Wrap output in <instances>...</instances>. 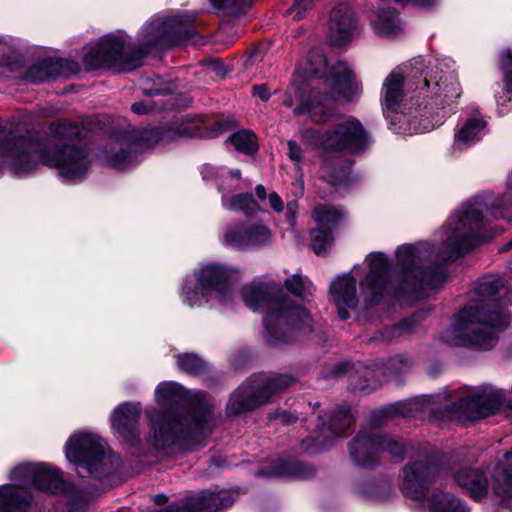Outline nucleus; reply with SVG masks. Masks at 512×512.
Segmentation results:
<instances>
[{"label": "nucleus", "instance_id": "nucleus-1", "mask_svg": "<svg viewBox=\"0 0 512 512\" xmlns=\"http://www.w3.org/2000/svg\"><path fill=\"white\" fill-rule=\"evenodd\" d=\"M498 219L512 220V171L503 194L485 191L450 215L436 234L437 246L428 242L401 245L395 252V266L382 252L367 255L368 271L360 281L359 296L351 273L337 276L329 291L339 318L348 319L349 309L357 306L359 298L373 305L385 296L419 294L427 288H438L446 277L441 263L454 260L491 239L494 234L488 226Z\"/></svg>", "mask_w": 512, "mask_h": 512}, {"label": "nucleus", "instance_id": "nucleus-2", "mask_svg": "<svg viewBox=\"0 0 512 512\" xmlns=\"http://www.w3.org/2000/svg\"><path fill=\"white\" fill-rule=\"evenodd\" d=\"M453 61L435 66L422 56L393 69L381 88V105L390 129L414 135L439 127L455 110L462 89Z\"/></svg>", "mask_w": 512, "mask_h": 512}, {"label": "nucleus", "instance_id": "nucleus-3", "mask_svg": "<svg viewBox=\"0 0 512 512\" xmlns=\"http://www.w3.org/2000/svg\"><path fill=\"white\" fill-rule=\"evenodd\" d=\"M77 125L60 124L49 138L39 141L31 136L0 137V171L7 167L22 176L40 165L55 168L64 181L75 183L86 178L92 156L80 139Z\"/></svg>", "mask_w": 512, "mask_h": 512}, {"label": "nucleus", "instance_id": "nucleus-4", "mask_svg": "<svg viewBox=\"0 0 512 512\" xmlns=\"http://www.w3.org/2000/svg\"><path fill=\"white\" fill-rule=\"evenodd\" d=\"M161 410L148 409V440L156 449L166 451L175 446L190 449L201 444L215 426L212 404L199 391H187L182 385L165 381L155 390Z\"/></svg>", "mask_w": 512, "mask_h": 512}, {"label": "nucleus", "instance_id": "nucleus-5", "mask_svg": "<svg viewBox=\"0 0 512 512\" xmlns=\"http://www.w3.org/2000/svg\"><path fill=\"white\" fill-rule=\"evenodd\" d=\"M194 16L173 12L157 14L146 21L137 33L136 43L123 30L106 34L90 43L83 57L87 69L134 70L154 49L172 46L193 33Z\"/></svg>", "mask_w": 512, "mask_h": 512}, {"label": "nucleus", "instance_id": "nucleus-6", "mask_svg": "<svg viewBox=\"0 0 512 512\" xmlns=\"http://www.w3.org/2000/svg\"><path fill=\"white\" fill-rule=\"evenodd\" d=\"M509 294L503 278H482L468 303L453 316L451 327L440 333V340L450 346L491 349L497 340L495 332L510 324V313L504 308Z\"/></svg>", "mask_w": 512, "mask_h": 512}, {"label": "nucleus", "instance_id": "nucleus-7", "mask_svg": "<svg viewBox=\"0 0 512 512\" xmlns=\"http://www.w3.org/2000/svg\"><path fill=\"white\" fill-rule=\"evenodd\" d=\"M245 305L253 311H266L265 341L271 346L293 342L313 331L309 312L284 294L280 283L253 280L241 289Z\"/></svg>", "mask_w": 512, "mask_h": 512}, {"label": "nucleus", "instance_id": "nucleus-8", "mask_svg": "<svg viewBox=\"0 0 512 512\" xmlns=\"http://www.w3.org/2000/svg\"><path fill=\"white\" fill-rule=\"evenodd\" d=\"M296 73L303 77L326 76L330 90L325 93L313 90L306 103V110L314 121L323 123L334 114L335 101L352 102L361 94V84L357 81L351 67L343 61H337L329 68L328 60L321 49L311 50L305 62L298 63Z\"/></svg>", "mask_w": 512, "mask_h": 512}, {"label": "nucleus", "instance_id": "nucleus-9", "mask_svg": "<svg viewBox=\"0 0 512 512\" xmlns=\"http://www.w3.org/2000/svg\"><path fill=\"white\" fill-rule=\"evenodd\" d=\"M12 484L0 486V512H26L33 501L27 487L58 495L69 488L61 471L48 463H21L9 472Z\"/></svg>", "mask_w": 512, "mask_h": 512}, {"label": "nucleus", "instance_id": "nucleus-10", "mask_svg": "<svg viewBox=\"0 0 512 512\" xmlns=\"http://www.w3.org/2000/svg\"><path fill=\"white\" fill-rule=\"evenodd\" d=\"M241 277L242 271L236 266L219 262L201 264L184 278L180 298L189 307H200L213 300L226 306L232 302Z\"/></svg>", "mask_w": 512, "mask_h": 512}, {"label": "nucleus", "instance_id": "nucleus-11", "mask_svg": "<svg viewBox=\"0 0 512 512\" xmlns=\"http://www.w3.org/2000/svg\"><path fill=\"white\" fill-rule=\"evenodd\" d=\"M179 136L180 133L166 127L133 130L112 139L99 154V159L107 166L125 170L136 165L147 149L167 145Z\"/></svg>", "mask_w": 512, "mask_h": 512}, {"label": "nucleus", "instance_id": "nucleus-12", "mask_svg": "<svg viewBox=\"0 0 512 512\" xmlns=\"http://www.w3.org/2000/svg\"><path fill=\"white\" fill-rule=\"evenodd\" d=\"M65 455L79 469L78 474L102 477L110 472L109 464L114 456L107 453L105 443L97 434L78 431L65 444Z\"/></svg>", "mask_w": 512, "mask_h": 512}, {"label": "nucleus", "instance_id": "nucleus-13", "mask_svg": "<svg viewBox=\"0 0 512 512\" xmlns=\"http://www.w3.org/2000/svg\"><path fill=\"white\" fill-rule=\"evenodd\" d=\"M294 382L295 378L290 374L251 377L231 394L227 403V414L238 415L252 410Z\"/></svg>", "mask_w": 512, "mask_h": 512}, {"label": "nucleus", "instance_id": "nucleus-14", "mask_svg": "<svg viewBox=\"0 0 512 512\" xmlns=\"http://www.w3.org/2000/svg\"><path fill=\"white\" fill-rule=\"evenodd\" d=\"M310 140L314 147L324 154L359 153L370 144L368 133L354 117L345 118L324 132H310Z\"/></svg>", "mask_w": 512, "mask_h": 512}, {"label": "nucleus", "instance_id": "nucleus-15", "mask_svg": "<svg viewBox=\"0 0 512 512\" xmlns=\"http://www.w3.org/2000/svg\"><path fill=\"white\" fill-rule=\"evenodd\" d=\"M411 366L412 362L407 356L397 355L385 363H375L371 366L343 363L335 367L334 374L336 376L348 374L350 385L354 390L368 393L381 387L392 376L408 371Z\"/></svg>", "mask_w": 512, "mask_h": 512}, {"label": "nucleus", "instance_id": "nucleus-16", "mask_svg": "<svg viewBox=\"0 0 512 512\" xmlns=\"http://www.w3.org/2000/svg\"><path fill=\"white\" fill-rule=\"evenodd\" d=\"M349 453L356 465L360 467L375 466L383 453L397 461L404 458V444L392 437L384 436L375 427L362 428L349 446Z\"/></svg>", "mask_w": 512, "mask_h": 512}, {"label": "nucleus", "instance_id": "nucleus-17", "mask_svg": "<svg viewBox=\"0 0 512 512\" xmlns=\"http://www.w3.org/2000/svg\"><path fill=\"white\" fill-rule=\"evenodd\" d=\"M506 403L503 389L483 385L452 404V412L460 419L479 420L499 412Z\"/></svg>", "mask_w": 512, "mask_h": 512}, {"label": "nucleus", "instance_id": "nucleus-18", "mask_svg": "<svg viewBox=\"0 0 512 512\" xmlns=\"http://www.w3.org/2000/svg\"><path fill=\"white\" fill-rule=\"evenodd\" d=\"M444 457L438 455L408 462L402 472L401 491L414 500L426 498L429 485L443 469Z\"/></svg>", "mask_w": 512, "mask_h": 512}, {"label": "nucleus", "instance_id": "nucleus-19", "mask_svg": "<svg viewBox=\"0 0 512 512\" xmlns=\"http://www.w3.org/2000/svg\"><path fill=\"white\" fill-rule=\"evenodd\" d=\"M221 241L225 246L238 251L258 249L272 244L273 232L262 222H236L226 227Z\"/></svg>", "mask_w": 512, "mask_h": 512}, {"label": "nucleus", "instance_id": "nucleus-20", "mask_svg": "<svg viewBox=\"0 0 512 512\" xmlns=\"http://www.w3.org/2000/svg\"><path fill=\"white\" fill-rule=\"evenodd\" d=\"M313 218L317 228L311 231L312 248L316 254H323L332 245V229L341 221L343 213L339 208L318 205L314 208Z\"/></svg>", "mask_w": 512, "mask_h": 512}, {"label": "nucleus", "instance_id": "nucleus-21", "mask_svg": "<svg viewBox=\"0 0 512 512\" xmlns=\"http://www.w3.org/2000/svg\"><path fill=\"white\" fill-rule=\"evenodd\" d=\"M354 423V416L348 406H339L328 416L316 438L315 451L329 448L334 439L346 435Z\"/></svg>", "mask_w": 512, "mask_h": 512}, {"label": "nucleus", "instance_id": "nucleus-22", "mask_svg": "<svg viewBox=\"0 0 512 512\" xmlns=\"http://www.w3.org/2000/svg\"><path fill=\"white\" fill-rule=\"evenodd\" d=\"M487 121L475 111L459 122L455 129L451 150L461 153L479 142L486 133Z\"/></svg>", "mask_w": 512, "mask_h": 512}, {"label": "nucleus", "instance_id": "nucleus-23", "mask_svg": "<svg viewBox=\"0 0 512 512\" xmlns=\"http://www.w3.org/2000/svg\"><path fill=\"white\" fill-rule=\"evenodd\" d=\"M357 31L354 11L347 4L333 8L329 20V38L333 45L342 47L352 40Z\"/></svg>", "mask_w": 512, "mask_h": 512}, {"label": "nucleus", "instance_id": "nucleus-24", "mask_svg": "<svg viewBox=\"0 0 512 512\" xmlns=\"http://www.w3.org/2000/svg\"><path fill=\"white\" fill-rule=\"evenodd\" d=\"M141 406L139 403H122L111 416V425L126 441L136 444L140 440L138 428Z\"/></svg>", "mask_w": 512, "mask_h": 512}, {"label": "nucleus", "instance_id": "nucleus-25", "mask_svg": "<svg viewBox=\"0 0 512 512\" xmlns=\"http://www.w3.org/2000/svg\"><path fill=\"white\" fill-rule=\"evenodd\" d=\"M492 487L499 499V509L512 512V451L507 452L504 462L496 467Z\"/></svg>", "mask_w": 512, "mask_h": 512}, {"label": "nucleus", "instance_id": "nucleus-26", "mask_svg": "<svg viewBox=\"0 0 512 512\" xmlns=\"http://www.w3.org/2000/svg\"><path fill=\"white\" fill-rule=\"evenodd\" d=\"M201 175L204 180L217 181L218 190L222 195L223 193L233 194L248 186L241 178V172L238 169L228 170L206 164L201 168Z\"/></svg>", "mask_w": 512, "mask_h": 512}, {"label": "nucleus", "instance_id": "nucleus-27", "mask_svg": "<svg viewBox=\"0 0 512 512\" xmlns=\"http://www.w3.org/2000/svg\"><path fill=\"white\" fill-rule=\"evenodd\" d=\"M433 397L421 396L413 399H407L393 404L387 405L380 411L383 417H414L418 414L433 412L432 408Z\"/></svg>", "mask_w": 512, "mask_h": 512}, {"label": "nucleus", "instance_id": "nucleus-28", "mask_svg": "<svg viewBox=\"0 0 512 512\" xmlns=\"http://www.w3.org/2000/svg\"><path fill=\"white\" fill-rule=\"evenodd\" d=\"M455 481L465 489L471 498L481 500L488 493V480L479 469H461L456 472Z\"/></svg>", "mask_w": 512, "mask_h": 512}, {"label": "nucleus", "instance_id": "nucleus-29", "mask_svg": "<svg viewBox=\"0 0 512 512\" xmlns=\"http://www.w3.org/2000/svg\"><path fill=\"white\" fill-rule=\"evenodd\" d=\"M370 22L374 33L380 37H397L403 31L402 22L394 9L377 11Z\"/></svg>", "mask_w": 512, "mask_h": 512}, {"label": "nucleus", "instance_id": "nucleus-30", "mask_svg": "<svg viewBox=\"0 0 512 512\" xmlns=\"http://www.w3.org/2000/svg\"><path fill=\"white\" fill-rule=\"evenodd\" d=\"M64 60L45 58L29 67L25 73V79L31 83L38 84L50 78L62 74Z\"/></svg>", "mask_w": 512, "mask_h": 512}, {"label": "nucleus", "instance_id": "nucleus-31", "mask_svg": "<svg viewBox=\"0 0 512 512\" xmlns=\"http://www.w3.org/2000/svg\"><path fill=\"white\" fill-rule=\"evenodd\" d=\"M222 206L232 212H242L249 216L260 211V206L251 193H223Z\"/></svg>", "mask_w": 512, "mask_h": 512}, {"label": "nucleus", "instance_id": "nucleus-32", "mask_svg": "<svg viewBox=\"0 0 512 512\" xmlns=\"http://www.w3.org/2000/svg\"><path fill=\"white\" fill-rule=\"evenodd\" d=\"M429 502L430 512H470L469 507L450 492H433Z\"/></svg>", "mask_w": 512, "mask_h": 512}, {"label": "nucleus", "instance_id": "nucleus-33", "mask_svg": "<svg viewBox=\"0 0 512 512\" xmlns=\"http://www.w3.org/2000/svg\"><path fill=\"white\" fill-rule=\"evenodd\" d=\"M340 159L324 158L322 161L321 178L334 186L347 185L349 183L350 165H339Z\"/></svg>", "mask_w": 512, "mask_h": 512}, {"label": "nucleus", "instance_id": "nucleus-34", "mask_svg": "<svg viewBox=\"0 0 512 512\" xmlns=\"http://www.w3.org/2000/svg\"><path fill=\"white\" fill-rule=\"evenodd\" d=\"M303 463L298 461H280L269 470L261 471L263 476L306 478L308 473Z\"/></svg>", "mask_w": 512, "mask_h": 512}, {"label": "nucleus", "instance_id": "nucleus-35", "mask_svg": "<svg viewBox=\"0 0 512 512\" xmlns=\"http://www.w3.org/2000/svg\"><path fill=\"white\" fill-rule=\"evenodd\" d=\"M209 2L218 14L237 16L246 12L253 0H209Z\"/></svg>", "mask_w": 512, "mask_h": 512}, {"label": "nucleus", "instance_id": "nucleus-36", "mask_svg": "<svg viewBox=\"0 0 512 512\" xmlns=\"http://www.w3.org/2000/svg\"><path fill=\"white\" fill-rule=\"evenodd\" d=\"M230 143L241 153L253 154L257 151V139L250 130H240L229 137Z\"/></svg>", "mask_w": 512, "mask_h": 512}, {"label": "nucleus", "instance_id": "nucleus-37", "mask_svg": "<svg viewBox=\"0 0 512 512\" xmlns=\"http://www.w3.org/2000/svg\"><path fill=\"white\" fill-rule=\"evenodd\" d=\"M285 287L293 295L299 298H307L312 295L314 286L312 282L300 274H294L284 282Z\"/></svg>", "mask_w": 512, "mask_h": 512}, {"label": "nucleus", "instance_id": "nucleus-38", "mask_svg": "<svg viewBox=\"0 0 512 512\" xmlns=\"http://www.w3.org/2000/svg\"><path fill=\"white\" fill-rule=\"evenodd\" d=\"M177 365L180 370L189 374H200L206 370V362L198 355L184 353L177 355Z\"/></svg>", "mask_w": 512, "mask_h": 512}, {"label": "nucleus", "instance_id": "nucleus-39", "mask_svg": "<svg viewBox=\"0 0 512 512\" xmlns=\"http://www.w3.org/2000/svg\"><path fill=\"white\" fill-rule=\"evenodd\" d=\"M67 488L62 494L68 496L67 507L70 512H84L88 506L89 499L86 493L77 489L73 484L69 483Z\"/></svg>", "mask_w": 512, "mask_h": 512}, {"label": "nucleus", "instance_id": "nucleus-40", "mask_svg": "<svg viewBox=\"0 0 512 512\" xmlns=\"http://www.w3.org/2000/svg\"><path fill=\"white\" fill-rule=\"evenodd\" d=\"M255 194L260 201L267 200L268 205L275 213L279 214L284 211V202L275 191L267 193L266 188L262 184H259L255 187Z\"/></svg>", "mask_w": 512, "mask_h": 512}, {"label": "nucleus", "instance_id": "nucleus-41", "mask_svg": "<svg viewBox=\"0 0 512 512\" xmlns=\"http://www.w3.org/2000/svg\"><path fill=\"white\" fill-rule=\"evenodd\" d=\"M418 325L419 320L417 316L414 315L412 317L406 318L399 324L394 325L385 331L387 339H392L405 334H410L416 329Z\"/></svg>", "mask_w": 512, "mask_h": 512}, {"label": "nucleus", "instance_id": "nucleus-42", "mask_svg": "<svg viewBox=\"0 0 512 512\" xmlns=\"http://www.w3.org/2000/svg\"><path fill=\"white\" fill-rule=\"evenodd\" d=\"M501 69L504 73V87L508 93L512 94V48L503 51Z\"/></svg>", "mask_w": 512, "mask_h": 512}, {"label": "nucleus", "instance_id": "nucleus-43", "mask_svg": "<svg viewBox=\"0 0 512 512\" xmlns=\"http://www.w3.org/2000/svg\"><path fill=\"white\" fill-rule=\"evenodd\" d=\"M14 53V42L10 37L0 36V65L9 61Z\"/></svg>", "mask_w": 512, "mask_h": 512}, {"label": "nucleus", "instance_id": "nucleus-44", "mask_svg": "<svg viewBox=\"0 0 512 512\" xmlns=\"http://www.w3.org/2000/svg\"><path fill=\"white\" fill-rule=\"evenodd\" d=\"M288 156L291 161H293L296 164H299L303 159V150L302 148L297 144V142L290 140L288 141Z\"/></svg>", "mask_w": 512, "mask_h": 512}, {"label": "nucleus", "instance_id": "nucleus-45", "mask_svg": "<svg viewBox=\"0 0 512 512\" xmlns=\"http://www.w3.org/2000/svg\"><path fill=\"white\" fill-rule=\"evenodd\" d=\"M149 84V80L143 83V90L148 95L168 94L173 91V88L170 85H165L163 87L155 85L153 87H150Z\"/></svg>", "mask_w": 512, "mask_h": 512}, {"label": "nucleus", "instance_id": "nucleus-46", "mask_svg": "<svg viewBox=\"0 0 512 512\" xmlns=\"http://www.w3.org/2000/svg\"><path fill=\"white\" fill-rule=\"evenodd\" d=\"M285 210V216L291 226L295 225L297 218L298 203L297 201H290L287 203Z\"/></svg>", "mask_w": 512, "mask_h": 512}, {"label": "nucleus", "instance_id": "nucleus-47", "mask_svg": "<svg viewBox=\"0 0 512 512\" xmlns=\"http://www.w3.org/2000/svg\"><path fill=\"white\" fill-rule=\"evenodd\" d=\"M312 6V0H295L292 10L296 11L295 18L301 19L304 12Z\"/></svg>", "mask_w": 512, "mask_h": 512}, {"label": "nucleus", "instance_id": "nucleus-48", "mask_svg": "<svg viewBox=\"0 0 512 512\" xmlns=\"http://www.w3.org/2000/svg\"><path fill=\"white\" fill-rule=\"evenodd\" d=\"M131 109L135 114H146L152 109V106L147 102L141 101L134 103Z\"/></svg>", "mask_w": 512, "mask_h": 512}, {"label": "nucleus", "instance_id": "nucleus-49", "mask_svg": "<svg viewBox=\"0 0 512 512\" xmlns=\"http://www.w3.org/2000/svg\"><path fill=\"white\" fill-rule=\"evenodd\" d=\"M253 94L259 97L262 101H267L270 97V93L265 85H255L253 87Z\"/></svg>", "mask_w": 512, "mask_h": 512}, {"label": "nucleus", "instance_id": "nucleus-50", "mask_svg": "<svg viewBox=\"0 0 512 512\" xmlns=\"http://www.w3.org/2000/svg\"><path fill=\"white\" fill-rule=\"evenodd\" d=\"M498 110L501 114H506L510 111V108L508 107L506 100L502 101V97H496Z\"/></svg>", "mask_w": 512, "mask_h": 512}, {"label": "nucleus", "instance_id": "nucleus-51", "mask_svg": "<svg viewBox=\"0 0 512 512\" xmlns=\"http://www.w3.org/2000/svg\"><path fill=\"white\" fill-rule=\"evenodd\" d=\"M167 501V497L163 494H159V495H156L155 496V502L158 504V505H162L164 504L165 502Z\"/></svg>", "mask_w": 512, "mask_h": 512}, {"label": "nucleus", "instance_id": "nucleus-52", "mask_svg": "<svg viewBox=\"0 0 512 512\" xmlns=\"http://www.w3.org/2000/svg\"><path fill=\"white\" fill-rule=\"evenodd\" d=\"M284 105L288 106V107H291L293 105V99L292 97L290 96V94L288 93L285 100H284Z\"/></svg>", "mask_w": 512, "mask_h": 512}, {"label": "nucleus", "instance_id": "nucleus-53", "mask_svg": "<svg viewBox=\"0 0 512 512\" xmlns=\"http://www.w3.org/2000/svg\"><path fill=\"white\" fill-rule=\"evenodd\" d=\"M512 249V239L507 242L503 247H502V251H505V250H511Z\"/></svg>", "mask_w": 512, "mask_h": 512}, {"label": "nucleus", "instance_id": "nucleus-54", "mask_svg": "<svg viewBox=\"0 0 512 512\" xmlns=\"http://www.w3.org/2000/svg\"><path fill=\"white\" fill-rule=\"evenodd\" d=\"M283 421H285L286 423H291V422H293V420H292V419H290V418L286 419V417H285V416L283 417Z\"/></svg>", "mask_w": 512, "mask_h": 512}, {"label": "nucleus", "instance_id": "nucleus-55", "mask_svg": "<svg viewBox=\"0 0 512 512\" xmlns=\"http://www.w3.org/2000/svg\"><path fill=\"white\" fill-rule=\"evenodd\" d=\"M508 407L512 409V399L508 402Z\"/></svg>", "mask_w": 512, "mask_h": 512}, {"label": "nucleus", "instance_id": "nucleus-56", "mask_svg": "<svg viewBox=\"0 0 512 512\" xmlns=\"http://www.w3.org/2000/svg\"><path fill=\"white\" fill-rule=\"evenodd\" d=\"M154 82H161V78L157 77L155 80H153Z\"/></svg>", "mask_w": 512, "mask_h": 512}]
</instances>
